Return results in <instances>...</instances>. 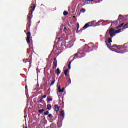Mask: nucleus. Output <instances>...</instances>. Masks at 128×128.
I'll return each mask as SVG.
<instances>
[{"label": "nucleus", "mask_w": 128, "mask_h": 128, "mask_svg": "<svg viewBox=\"0 0 128 128\" xmlns=\"http://www.w3.org/2000/svg\"><path fill=\"white\" fill-rule=\"evenodd\" d=\"M126 44H124V46L115 44L112 48L108 46V48L113 52H116L117 54H124L125 52H126V48H128V46H126Z\"/></svg>", "instance_id": "1"}, {"label": "nucleus", "mask_w": 128, "mask_h": 128, "mask_svg": "<svg viewBox=\"0 0 128 128\" xmlns=\"http://www.w3.org/2000/svg\"><path fill=\"white\" fill-rule=\"evenodd\" d=\"M36 6H34L30 8H32V10L29 12V14H28V26H29V28H30V26L32 24V14L34 12Z\"/></svg>", "instance_id": "2"}, {"label": "nucleus", "mask_w": 128, "mask_h": 128, "mask_svg": "<svg viewBox=\"0 0 128 128\" xmlns=\"http://www.w3.org/2000/svg\"><path fill=\"white\" fill-rule=\"evenodd\" d=\"M27 38H26V40L28 44H29V48L30 50H32L34 48V44L32 42H30V38H32V34L30 32H28L26 34Z\"/></svg>", "instance_id": "3"}, {"label": "nucleus", "mask_w": 128, "mask_h": 128, "mask_svg": "<svg viewBox=\"0 0 128 128\" xmlns=\"http://www.w3.org/2000/svg\"><path fill=\"white\" fill-rule=\"evenodd\" d=\"M86 48L84 49L86 52H90L94 50V45L92 43H90L88 44L85 45Z\"/></svg>", "instance_id": "4"}, {"label": "nucleus", "mask_w": 128, "mask_h": 128, "mask_svg": "<svg viewBox=\"0 0 128 128\" xmlns=\"http://www.w3.org/2000/svg\"><path fill=\"white\" fill-rule=\"evenodd\" d=\"M116 32H114V30L112 28H110L109 30V32L108 31L106 32V38H110H110H114V36H116Z\"/></svg>", "instance_id": "5"}, {"label": "nucleus", "mask_w": 128, "mask_h": 128, "mask_svg": "<svg viewBox=\"0 0 128 128\" xmlns=\"http://www.w3.org/2000/svg\"><path fill=\"white\" fill-rule=\"evenodd\" d=\"M32 52H31V54L29 57V60L28 59H24L23 60V62L24 64H26V62H29L30 66L29 67V70L32 68Z\"/></svg>", "instance_id": "6"}, {"label": "nucleus", "mask_w": 128, "mask_h": 128, "mask_svg": "<svg viewBox=\"0 0 128 128\" xmlns=\"http://www.w3.org/2000/svg\"><path fill=\"white\" fill-rule=\"evenodd\" d=\"M56 68H58V60H56V58L53 62V68L54 70H56Z\"/></svg>", "instance_id": "7"}, {"label": "nucleus", "mask_w": 128, "mask_h": 128, "mask_svg": "<svg viewBox=\"0 0 128 128\" xmlns=\"http://www.w3.org/2000/svg\"><path fill=\"white\" fill-rule=\"evenodd\" d=\"M90 24V23H88L85 24V26L83 28V30H86V28H91V26H92V25Z\"/></svg>", "instance_id": "8"}, {"label": "nucleus", "mask_w": 128, "mask_h": 128, "mask_svg": "<svg viewBox=\"0 0 128 128\" xmlns=\"http://www.w3.org/2000/svg\"><path fill=\"white\" fill-rule=\"evenodd\" d=\"M80 54H82V53H80V52H78L76 54H75L74 58H73V60H71V62H74V60H76V58H78V56H80Z\"/></svg>", "instance_id": "9"}, {"label": "nucleus", "mask_w": 128, "mask_h": 128, "mask_svg": "<svg viewBox=\"0 0 128 128\" xmlns=\"http://www.w3.org/2000/svg\"><path fill=\"white\" fill-rule=\"evenodd\" d=\"M55 112H60V108L58 107V105H56L54 108Z\"/></svg>", "instance_id": "10"}, {"label": "nucleus", "mask_w": 128, "mask_h": 128, "mask_svg": "<svg viewBox=\"0 0 128 128\" xmlns=\"http://www.w3.org/2000/svg\"><path fill=\"white\" fill-rule=\"evenodd\" d=\"M64 116H66V114L64 113V110H62L60 112V116H62V118H64Z\"/></svg>", "instance_id": "11"}, {"label": "nucleus", "mask_w": 128, "mask_h": 128, "mask_svg": "<svg viewBox=\"0 0 128 128\" xmlns=\"http://www.w3.org/2000/svg\"><path fill=\"white\" fill-rule=\"evenodd\" d=\"M57 124L58 126V128H62V122H58V123H57Z\"/></svg>", "instance_id": "12"}, {"label": "nucleus", "mask_w": 128, "mask_h": 128, "mask_svg": "<svg viewBox=\"0 0 128 128\" xmlns=\"http://www.w3.org/2000/svg\"><path fill=\"white\" fill-rule=\"evenodd\" d=\"M124 26V24L122 23V24L119 25L116 28L118 29V28H122V26Z\"/></svg>", "instance_id": "13"}, {"label": "nucleus", "mask_w": 128, "mask_h": 128, "mask_svg": "<svg viewBox=\"0 0 128 128\" xmlns=\"http://www.w3.org/2000/svg\"><path fill=\"white\" fill-rule=\"evenodd\" d=\"M112 37L108 39V44H112Z\"/></svg>", "instance_id": "14"}, {"label": "nucleus", "mask_w": 128, "mask_h": 128, "mask_svg": "<svg viewBox=\"0 0 128 128\" xmlns=\"http://www.w3.org/2000/svg\"><path fill=\"white\" fill-rule=\"evenodd\" d=\"M123 18H124V16H122V15H120L118 18V20H122Z\"/></svg>", "instance_id": "15"}, {"label": "nucleus", "mask_w": 128, "mask_h": 128, "mask_svg": "<svg viewBox=\"0 0 128 128\" xmlns=\"http://www.w3.org/2000/svg\"><path fill=\"white\" fill-rule=\"evenodd\" d=\"M61 72H60V68H58L56 71V74H60Z\"/></svg>", "instance_id": "16"}, {"label": "nucleus", "mask_w": 128, "mask_h": 128, "mask_svg": "<svg viewBox=\"0 0 128 128\" xmlns=\"http://www.w3.org/2000/svg\"><path fill=\"white\" fill-rule=\"evenodd\" d=\"M47 110H52V105L48 104L47 106Z\"/></svg>", "instance_id": "17"}, {"label": "nucleus", "mask_w": 128, "mask_h": 128, "mask_svg": "<svg viewBox=\"0 0 128 128\" xmlns=\"http://www.w3.org/2000/svg\"><path fill=\"white\" fill-rule=\"evenodd\" d=\"M68 69H67L65 71H64V74L66 76H68Z\"/></svg>", "instance_id": "18"}, {"label": "nucleus", "mask_w": 128, "mask_h": 128, "mask_svg": "<svg viewBox=\"0 0 128 128\" xmlns=\"http://www.w3.org/2000/svg\"><path fill=\"white\" fill-rule=\"evenodd\" d=\"M120 32H122V30H120V29L118 30L115 32L116 34H120Z\"/></svg>", "instance_id": "19"}, {"label": "nucleus", "mask_w": 128, "mask_h": 128, "mask_svg": "<svg viewBox=\"0 0 128 128\" xmlns=\"http://www.w3.org/2000/svg\"><path fill=\"white\" fill-rule=\"evenodd\" d=\"M72 62L71 61L68 64V68L69 70H70V68H72L70 65L72 64Z\"/></svg>", "instance_id": "20"}, {"label": "nucleus", "mask_w": 128, "mask_h": 128, "mask_svg": "<svg viewBox=\"0 0 128 128\" xmlns=\"http://www.w3.org/2000/svg\"><path fill=\"white\" fill-rule=\"evenodd\" d=\"M80 12H81L84 13V12H86V9L82 8L80 10Z\"/></svg>", "instance_id": "21"}, {"label": "nucleus", "mask_w": 128, "mask_h": 128, "mask_svg": "<svg viewBox=\"0 0 128 128\" xmlns=\"http://www.w3.org/2000/svg\"><path fill=\"white\" fill-rule=\"evenodd\" d=\"M128 24L127 23L124 26V28H123V30H126V28H128Z\"/></svg>", "instance_id": "22"}, {"label": "nucleus", "mask_w": 128, "mask_h": 128, "mask_svg": "<svg viewBox=\"0 0 128 128\" xmlns=\"http://www.w3.org/2000/svg\"><path fill=\"white\" fill-rule=\"evenodd\" d=\"M44 112V109H42V110H39V114H41Z\"/></svg>", "instance_id": "23"}, {"label": "nucleus", "mask_w": 128, "mask_h": 128, "mask_svg": "<svg viewBox=\"0 0 128 128\" xmlns=\"http://www.w3.org/2000/svg\"><path fill=\"white\" fill-rule=\"evenodd\" d=\"M55 83H56V80H54L50 84V86H54V84Z\"/></svg>", "instance_id": "24"}, {"label": "nucleus", "mask_w": 128, "mask_h": 128, "mask_svg": "<svg viewBox=\"0 0 128 128\" xmlns=\"http://www.w3.org/2000/svg\"><path fill=\"white\" fill-rule=\"evenodd\" d=\"M50 114V112L46 111V112L44 113V116H48Z\"/></svg>", "instance_id": "25"}, {"label": "nucleus", "mask_w": 128, "mask_h": 128, "mask_svg": "<svg viewBox=\"0 0 128 128\" xmlns=\"http://www.w3.org/2000/svg\"><path fill=\"white\" fill-rule=\"evenodd\" d=\"M78 30H80V24H77V30H76V32H78Z\"/></svg>", "instance_id": "26"}, {"label": "nucleus", "mask_w": 128, "mask_h": 128, "mask_svg": "<svg viewBox=\"0 0 128 128\" xmlns=\"http://www.w3.org/2000/svg\"><path fill=\"white\" fill-rule=\"evenodd\" d=\"M46 96H48L47 95H44V96H42L41 98H42V100H44V98H46Z\"/></svg>", "instance_id": "27"}, {"label": "nucleus", "mask_w": 128, "mask_h": 128, "mask_svg": "<svg viewBox=\"0 0 128 128\" xmlns=\"http://www.w3.org/2000/svg\"><path fill=\"white\" fill-rule=\"evenodd\" d=\"M48 118H54V116H52V114H50L48 116Z\"/></svg>", "instance_id": "28"}, {"label": "nucleus", "mask_w": 128, "mask_h": 128, "mask_svg": "<svg viewBox=\"0 0 128 128\" xmlns=\"http://www.w3.org/2000/svg\"><path fill=\"white\" fill-rule=\"evenodd\" d=\"M52 98H48V102H52Z\"/></svg>", "instance_id": "29"}, {"label": "nucleus", "mask_w": 128, "mask_h": 128, "mask_svg": "<svg viewBox=\"0 0 128 128\" xmlns=\"http://www.w3.org/2000/svg\"><path fill=\"white\" fill-rule=\"evenodd\" d=\"M64 16H68V12H64Z\"/></svg>", "instance_id": "30"}, {"label": "nucleus", "mask_w": 128, "mask_h": 128, "mask_svg": "<svg viewBox=\"0 0 128 128\" xmlns=\"http://www.w3.org/2000/svg\"><path fill=\"white\" fill-rule=\"evenodd\" d=\"M44 100V99L41 98L39 102V104H40V102L41 104H42V102H45L44 100Z\"/></svg>", "instance_id": "31"}, {"label": "nucleus", "mask_w": 128, "mask_h": 128, "mask_svg": "<svg viewBox=\"0 0 128 128\" xmlns=\"http://www.w3.org/2000/svg\"><path fill=\"white\" fill-rule=\"evenodd\" d=\"M69 82H68V84H72V80H70V78H68Z\"/></svg>", "instance_id": "32"}, {"label": "nucleus", "mask_w": 128, "mask_h": 128, "mask_svg": "<svg viewBox=\"0 0 128 128\" xmlns=\"http://www.w3.org/2000/svg\"><path fill=\"white\" fill-rule=\"evenodd\" d=\"M59 92L60 93L62 92V89H60V86H59Z\"/></svg>", "instance_id": "33"}, {"label": "nucleus", "mask_w": 128, "mask_h": 128, "mask_svg": "<svg viewBox=\"0 0 128 128\" xmlns=\"http://www.w3.org/2000/svg\"><path fill=\"white\" fill-rule=\"evenodd\" d=\"M86 2H94V0H86Z\"/></svg>", "instance_id": "34"}, {"label": "nucleus", "mask_w": 128, "mask_h": 128, "mask_svg": "<svg viewBox=\"0 0 128 128\" xmlns=\"http://www.w3.org/2000/svg\"><path fill=\"white\" fill-rule=\"evenodd\" d=\"M30 49H28L27 54H28L29 56H30Z\"/></svg>", "instance_id": "35"}, {"label": "nucleus", "mask_w": 128, "mask_h": 128, "mask_svg": "<svg viewBox=\"0 0 128 128\" xmlns=\"http://www.w3.org/2000/svg\"><path fill=\"white\" fill-rule=\"evenodd\" d=\"M62 92H64V88H63L62 90Z\"/></svg>", "instance_id": "36"}, {"label": "nucleus", "mask_w": 128, "mask_h": 128, "mask_svg": "<svg viewBox=\"0 0 128 128\" xmlns=\"http://www.w3.org/2000/svg\"><path fill=\"white\" fill-rule=\"evenodd\" d=\"M66 30V28H64V30Z\"/></svg>", "instance_id": "37"}, {"label": "nucleus", "mask_w": 128, "mask_h": 128, "mask_svg": "<svg viewBox=\"0 0 128 128\" xmlns=\"http://www.w3.org/2000/svg\"><path fill=\"white\" fill-rule=\"evenodd\" d=\"M26 88H28V86H26Z\"/></svg>", "instance_id": "38"}, {"label": "nucleus", "mask_w": 128, "mask_h": 128, "mask_svg": "<svg viewBox=\"0 0 128 128\" xmlns=\"http://www.w3.org/2000/svg\"><path fill=\"white\" fill-rule=\"evenodd\" d=\"M58 40H60V38H58Z\"/></svg>", "instance_id": "39"}, {"label": "nucleus", "mask_w": 128, "mask_h": 128, "mask_svg": "<svg viewBox=\"0 0 128 128\" xmlns=\"http://www.w3.org/2000/svg\"><path fill=\"white\" fill-rule=\"evenodd\" d=\"M26 118V116H24V118Z\"/></svg>", "instance_id": "40"}, {"label": "nucleus", "mask_w": 128, "mask_h": 128, "mask_svg": "<svg viewBox=\"0 0 128 128\" xmlns=\"http://www.w3.org/2000/svg\"><path fill=\"white\" fill-rule=\"evenodd\" d=\"M118 23V21H116V24Z\"/></svg>", "instance_id": "41"}, {"label": "nucleus", "mask_w": 128, "mask_h": 128, "mask_svg": "<svg viewBox=\"0 0 128 128\" xmlns=\"http://www.w3.org/2000/svg\"><path fill=\"white\" fill-rule=\"evenodd\" d=\"M42 104H44V102H42Z\"/></svg>", "instance_id": "42"}, {"label": "nucleus", "mask_w": 128, "mask_h": 128, "mask_svg": "<svg viewBox=\"0 0 128 128\" xmlns=\"http://www.w3.org/2000/svg\"><path fill=\"white\" fill-rule=\"evenodd\" d=\"M74 18H76V16H74Z\"/></svg>", "instance_id": "43"}]
</instances>
